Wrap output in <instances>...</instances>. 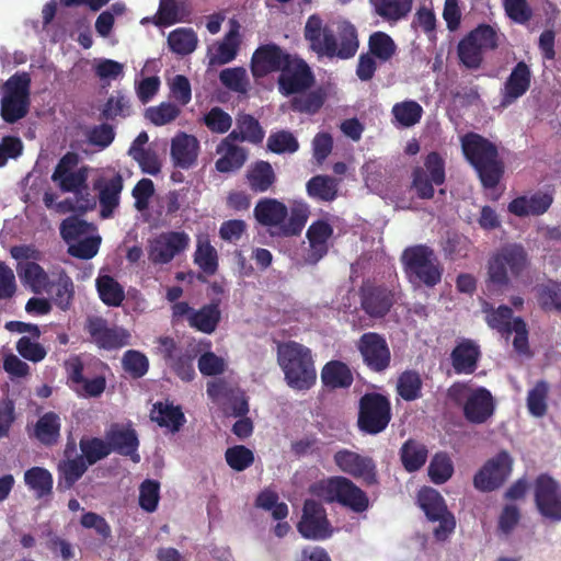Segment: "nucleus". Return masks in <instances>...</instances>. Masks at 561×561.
Returning <instances> with one entry per match:
<instances>
[{
	"instance_id": "38",
	"label": "nucleus",
	"mask_w": 561,
	"mask_h": 561,
	"mask_svg": "<svg viewBox=\"0 0 561 561\" xmlns=\"http://www.w3.org/2000/svg\"><path fill=\"white\" fill-rule=\"evenodd\" d=\"M151 420L157 422L161 427H168L172 432H179L185 423V415L181 407L172 403L157 402L151 411Z\"/></svg>"
},
{
	"instance_id": "18",
	"label": "nucleus",
	"mask_w": 561,
	"mask_h": 561,
	"mask_svg": "<svg viewBox=\"0 0 561 561\" xmlns=\"http://www.w3.org/2000/svg\"><path fill=\"white\" fill-rule=\"evenodd\" d=\"M357 350L369 370L380 374L390 367L391 352L383 335L377 332L364 333L357 342Z\"/></svg>"
},
{
	"instance_id": "14",
	"label": "nucleus",
	"mask_w": 561,
	"mask_h": 561,
	"mask_svg": "<svg viewBox=\"0 0 561 561\" xmlns=\"http://www.w3.org/2000/svg\"><path fill=\"white\" fill-rule=\"evenodd\" d=\"M313 83L314 76L311 68L297 55H293L286 62L277 79L278 91L284 96L306 92Z\"/></svg>"
},
{
	"instance_id": "9",
	"label": "nucleus",
	"mask_w": 561,
	"mask_h": 561,
	"mask_svg": "<svg viewBox=\"0 0 561 561\" xmlns=\"http://www.w3.org/2000/svg\"><path fill=\"white\" fill-rule=\"evenodd\" d=\"M392 417L391 402L379 392H367L358 401L357 427L368 435L382 433Z\"/></svg>"
},
{
	"instance_id": "13",
	"label": "nucleus",
	"mask_w": 561,
	"mask_h": 561,
	"mask_svg": "<svg viewBox=\"0 0 561 561\" xmlns=\"http://www.w3.org/2000/svg\"><path fill=\"white\" fill-rule=\"evenodd\" d=\"M190 236L184 231L161 232L148 243V259L153 265H165L190 247Z\"/></svg>"
},
{
	"instance_id": "23",
	"label": "nucleus",
	"mask_w": 561,
	"mask_h": 561,
	"mask_svg": "<svg viewBox=\"0 0 561 561\" xmlns=\"http://www.w3.org/2000/svg\"><path fill=\"white\" fill-rule=\"evenodd\" d=\"M533 73L525 61H518L506 78L501 89L502 107H508L527 93L531 85Z\"/></svg>"
},
{
	"instance_id": "16",
	"label": "nucleus",
	"mask_w": 561,
	"mask_h": 561,
	"mask_svg": "<svg viewBox=\"0 0 561 561\" xmlns=\"http://www.w3.org/2000/svg\"><path fill=\"white\" fill-rule=\"evenodd\" d=\"M513 459L506 450H502L489 459L473 477V485L482 492H491L501 488L512 472Z\"/></svg>"
},
{
	"instance_id": "63",
	"label": "nucleus",
	"mask_w": 561,
	"mask_h": 561,
	"mask_svg": "<svg viewBox=\"0 0 561 561\" xmlns=\"http://www.w3.org/2000/svg\"><path fill=\"white\" fill-rule=\"evenodd\" d=\"M513 310L508 306L502 305L496 309H492L486 314V323L490 328L502 334H511L513 327Z\"/></svg>"
},
{
	"instance_id": "40",
	"label": "nucleus",
	"mask_w": 561,
	"mask_h": 561,
	"mask_svg": "<svg viewBox=\"0 0 561 561\" xmlns=\"http://www.w3.org/2000/svg\"><path fill=\"white\" fill-rule=\"evenodd\" d=\"M428 450L426 446L415 439H408L400 449V459L404 469L414 472L426 462Z\"/></svg>"
},
{
	"instance_id": "32",
	"label": "nucleus",
	"mask_w": 561,
	"mask_h": 561,
	"mask_svg": "<svg viewBox=\"0 0 561 561\" xmlns=\"http://www.w3.org/2000/svg\"><path fill=\"white\" fill-rule=\"evenodd\" d=\"M264 130L259 121L251 114L241 113L236 118V128L228 134L229 140L261 144L264 139Z\"/></svg>"
},
{
	"instance_id": "44",
	"label": "nucleus",
	"mask_w": 561,
	"mask_h": 561,
	"mask_svg": "<svg viewBox=\"0 0 561 561\" xmlns=\"http://www.w3.org/2000/svg\"><path fill=\"white\" fill-rule=\"evenodd\" d=\"M397 51V45L392 37L381 31L374 32L368 38V53L380 62L389 61Z\"/></svg>"
},
{
	"instance_id": "37",
	"label": "nucleus",
	"mask_w": 561,
	"mask_h": 561,
	"mask_svg": "<svg viewBox=\"0 0 561 561\" xmlns=\"http://www.w3.org/2000/svg\"><path fill=\"white\" fill-rule=\"evenodd\" d=\"M61 422L55 412H46L34 425V436L45 446H54L60 438Z\"/></svg>"
},
{
	"instance_id": "42",
	"label": "nucleus",
	"mask_w": 561,
	"mask_h": 561,
	"mask_svg": "<svg viewBox=\"0 0 561 561\" xmlns=\"http://www.w3.org/2000/svg\"><path fill=\"white\" fill-rule=\"evenodd\" d=\"M102 302L108 307H119L125 299L124 287L112 276L101 275L95 282Z\"/></svg>"
},
{
	"instance_id": "1",
	"label": "nucleus",
	"mask_w": 561,
	"mask_h": 561,
	"mask_svg": "<svg viewBox=\"0 0 561 561\" xmlns=\"http://www.w3.org/2000/svg\"><path fill=\"white\" fill-rule=\"evenodd\" d=\"M304 36L312 51L329 58L350 59L359 47L357 30L352 23L344 22L339 27L336 37L333 30L324 25L318 14H311L307 19Z\"/></svg>"
},
{
	"instance_id": "57",
	"label": "nucleus",
	"mask_w": 561,
	"mask_h": 561,
	"mask_svg": "<svg viewBox=\"0 0 561 561\" xmlns=\"http://www.w3.org/2000/svg\"><path fill=\"white\" fill-rule=\"evenodd\" d=\"M124 370L134 379L144 377L149 369V360L147 356L136 350H128L122 358Z\"/></svg>"
},
{
	"instance_id": "61",
	"label": "nucleus",
	"mask_w": 561,
	"mask_h": 561,
	"mask_svg": "<svg viewBox=\"0 0 561 561\" xmlns=\"http://www.w3.org/2000/svg\"><path fill=\"white\" fill-rule=\"evenodd\" d=\"M180 114V107L170 102H163L146 110V118L156 126L167 125L176 119Z\"/></svg>"
},
{
	"instance_id": "20",
	"label": "nucleus",
	"mask_w": 561,
	"mask_h": 561,
	"mask_svg": "<svg viewBox=\"0 0 561 561\" xmlns=\"http://www.w3.org/2000/svg\"><path fill=\"white\" fill-rule=\"evenodd\" d=\"M333 460L342 472L355 479H362L365 484L378 483L376 463L373 458L350 449H340L334 454Z\"/></svg>"
},
{
	"instance_id": "62",
	"label": "nucleus",
	"mask_w": 561,
	"mask_h": 561,
	"mask_svg": "<svg viewBox=\"0 0 561 561\" xmlns=\"http://www.w3.org/2000/svg\"><path fill=\"white\" fill-rule=\"evenodd\" d=\"M228 466L236 471H243L254 462V454L243 445L229 447L225 453Z\"/></svg>"
},
{
	"instance_id": "10",
	"label": "nucleus",
	"mask_w": 561,
	"mask_h": 561,
	"mask_svg": "<svg viewBox=\"0 0 561 561\" xmlns=\"http://www.w3.org/2000/svg\"><path fill=\"white\" fill-rule=\"evenodd\" d=\"M499 47L497 31L489 24H479L460 39L457 46L459 61L468 69H478L483 62V53Z\"/></svg>"
},
{
	"instance_id": "21",
	"label": "nucleus",
	"mask_w": 561,
	"mask_h": 561,
	"mask_svg": "<svg viewBox=\"0 0 561 561\" xmlns=\"http://www.w3.org/2000/svg\"><path fill=\"white\" fill-rule=\"evenodd\" d=\"M293 55L286 53L276 44L260 46L251 59V71L255 78H262L271 72L282 71Z\"/></svg>"
},
{
	"instance_id": "56",
	"label": "nucleus",
	"mask_w": 561,
	"mask_h": 561,
	"mask_svg": "<svg viewBox=\"0 0 561 561\" xmlns=\"http://www.w3.org/2000/svg\"><path fill=\"white\" fill-rule=\"evenodd\" d=\"M219 80L228 90L237 93L248 91L249 78L243 67H233L222 69L219 73Z\"/></svg>"
},
{
	"instance_id": "12",
	"label": "nucleus",
	"mask_w": 561,
	"mask_h": 561,
	"mask_svg": "<svg viewBox=\"0 0 561 561\" xmlns=\"http://www.w3.org/2000/svg\"><path fill=\"white\" fill-rule=\"evenodd\" d=\"M445 160L437 151L430 152L424 159L423 167H416L412 172V188L421 199L434 197V185L445 183Z\"/></svg>"
},
{
	"instance_id": "3",
	"label": "nucleus",
	"mask_w": 561,
	"mask_h": 561,
	"mask_svg": "<svg viewBox=\"0 0 561 561\" xmlns=\"http://www.w3.org/2000/svg\"><path fill=\"white\" fill-rule=\"evenodd\" d=\"M466 160L474 169L484 188H495L501 182L505 167L500 159L497 147L477 133H468L461 138Z\"/></svg>"
},
{
	"instance_id": "31",
	"label": "nucleus",
	"mask_w": 561,
	"mask_h": 561,
	"mask_svg": "<svg viewBox=\"0 0 561 561\" xmlns=\"http://www.w3.org/2000/svg\"><path fill=\"white\" fill-rule=\"evenodd\" d=\"M191 13L192 7L187 0H160L154 24L160 27L171 26L184 22Z\"/></svg>"
},
{
	"instance_id": "6",
	"label": "nucleus",
	"mask_w": 561,
	"mask_h": 561,
	"mask_svg": "<svg viewBox=\"0 0 561 561\" xmlns=\"http://www.w3.org/2000/svg\"><path fill=\"white\" fill-rule=\"evenodd\" d=\"M401 262L407 277L413 284L432 288L442 280L444 268L434 250L426 244L405 248Z\"/></svg>"
},
{
	"instance_id": "2",
	"label": "nucleus",
	"mask_w": 561,
	"mask_h": 561,
	"mask_svg": "<svg viewBox=\"0 0 561 561\" xmlns=\"http://www.w3.org/2000/svg\"><path fill=\"white\" fill-rule=\"evenodd\" d=\"M253 216L272 237L289 238L301 233L309 218V208L304 203H297L289 211L283 202L263 197L254 206Z\"/></svg>"
},
{
	"instance_id": "48",
	"label": "nucleus",
	"mask_w": 561,
	"mask_h": 561,
	"mask_svg": "<svg viewBox=\"0 0 561 561\" xmlns=\"http://www.w3.org/2000/svg\"><path fill=\"white\" fill-rule=\"evenodd\" d=\"M423 381L420 374L415 370H405L397 383L398 394L405 401H414L422 397Z\"/></svg>"
},
{
	"instance_id": "5",
	"label": "nucleus",
	"mask_w": 561,
	"mask_h": 561,
	"mask_svg": "<svg viewBox=\"0 0 561 561\" xmlns=\"http://www.w3.org/2000/svg\"><path fill=\"white\" fill-rule=\"evenodd\" d=\"M529 266V255L522 244H506L488 261V286L496 290L507 289L512 285V278H520L528 272Z\"/></svg>"
},
{
	"instance_id": "54",
	"label": "nucleus",
	"mask_w": 561,
	"mask_h": 561,
	"mask_svg": "<svg viewBox=\"0 0 561 561\" xmlns=\"http://www.w3.org/2000/svg\"><path fill=\"white\" fill-rule=\"evenodd\" d=\"M130 115V102L124 94L117 92L111 95L101 110L100 119L114 121L116 117H127Z\"/></svg>"
},
{
	"instance_id": "29",
	"label": "nucleus",
	"mask_w": 561,
	"mask_h": 561,
	"mask_svg": "<svg viewBox=\"0 0 561 561\" xmlns=\"http://www.w3.org/2000/svg\"><path fill=\"white\" fill-rule=\"evenodd\" d=\"M236 142V140H229L228 137H225L217 146V153H222L215 163L218 172H234L245 163L248 152L244 148L237 146Z\"/></svg>"
},
{
	"instance_id": "22",
	"label": "nucleus",
	"mask_w": 561,
	"mask_h": 561,
	"mask_svg": "<svg viewBox=\"0 0 561 561\" xmlns=\"http://www.w3.org/2000/svg\"><path fill=\"white\" fill-rule=\"evenodd\" d=\"M360 307L371 318H382L394 302V294L385 285L364 284L359 290Z\"/></svg>"
},
{
	"instance_id": "47",
	"label": "nucleus",
	"mask_w": 561,
	"mask_h": 561,
	"mask_svg": "<svg viewBox=\"0 0 561 561\" xmlns=\"http://www.w3.org/2000/svg\"><path fill=\"white\" fill-rule=\"evenodd\" d=\"M93 224H90L77 216H70L64 219L59 227L61 238L67 244H70L81 238L87 237L94 230Z\"/></svg>"
},
{
	"instance_id": "64",
	"label": "nucleus",
	"mask_w": 561,
	"mask_h": 561,
	"mask_svg": "<svg viewBox=\"0 0 561 561\" xmlns=\"http://www.w3.org/2000/svg\"><path fill=\"white\" fill-rule=\"evenodd\" d=\"M160 500V483L157 480L147 479L139 486V506L152 513L157 510Z\"/></svg>"
},
{
	"instance_id": "25",
	"label": "nucleus",
	"mask_w": 561,
	"mask_h": 561,
	"mask_svg": "<svg viewBox=\"0 0 561 561\" xmlns=\"http://www.w3.org/2000/svg\"><path fill=\"white\" fill-rule=\"evenodd\" d=\"M553 203V194L537 191L530 195H522L510 202L507 210L517 217L541 216Z\"/></svg>"
},
{
	"instance_id": "17",
	"label": "nucleus",
	"mask_w": 561,
	"mask_h": 561,
	"mask_svg": "<svg viewBox=\"0 0 561 561\" xmlns=\"http://www.w3.org/2000/svg\"><path fill=\"white\" fill-rule=\"evenodd\" d=\"M535 503L540 515L551 522H561V484L548 474L537 477L534 486Z\"/></svg>"
},
{
	"instance_id": "33",
	"label": "nucleus",
	"mask_w": 561,
	"mask_h": 561,
	"mask_svg": "<svg viewBox=\"0 0 561 561\" xmlns=\"http://www.w3.org/2000/svg\"><path fill=\"white\" fill-rule=\"evenodd\" d=\"M245 179L253 193H265L277 181L274 169L268 161L259 160L252 163L245 173Z\"/></svg>"
},
{
	"instance_id": "51",
	"label": "nucleus",
	"mask_w": 561,
	"mask_h": 561,
	"mask_svg": "<svg viewBox=\"0 0 561 561\" xmlns=\"http://www.w3.org/2000/svg\"><path fill=\"white\" fill-rule=\"evenodd\" d=\"M196 357V352L193 348L192 351L186 350L185 352L179 353L174 358H172L167 365L172 369V371L183 381L190 382L195 376L194 369V359Z\"/></svg>"
},
{
	"instance_id": "36",
	"label": "nucleus",
	"mask_w": 561,
	"mask_h": 561,
	"mask_svg": "<svg viewBox=\"0 0 561 561\" xmlns=\"http://www.w3.org/2000/svg\"><path fill=\"white\" fill-rule=\"evenodd\" d=\"M321 381L330 389L350 388L354 381L353 373L342 360H330L321 370Z\"/></svg>"
},
{
	"instance_id": "35",
	"label": "nucleus",
	"mask_w": 561,
	"mask_h": 561,
	"mask_svg": "<svg viewBox=\"0 0 561 561\" xmlns=\"http://www.w3.org/2000/svg\"><path fill=\"white\" fill-rule=\"evenodd\" d=\"M369 4L382 21L397 23L409 15L413 0H369Z\"/></svg>"
},
{
	"instance_id": "58",
	"label": "nucleus",
	"mask_w": 561,
	"mask_h": 561,
	"mask_svg": "<svg viewBox=\"0 0 561 561\" xmlns=\"http://www.w3.org/2000/svg\"><path fill=\"white\" fill-rule=\"evenodd\" d=\"M194 262L206 275H214L218 270V254L209 242L198 243Z\"/></svg>"
},
{
	"instance_id": "45",
	"label": "nucleus",
	"mask_w": 561,
	"mask_h": 561,
	"mask_svg": "<svg viewBox=\"0 0 561 561\" xmlns=\"http://www.w3.org/2000/svg\"><path fill=\"white\" fill-rule=\"evenodd\" d=\"M198 38L192 28L179 27L168 36L169 48L176 55L186 56L197 47Z\"/></svg>"
},
{
	"instance_id": "41",
	"label": "nucleus",
	"mask_w": 561,
	"mask_h": 561,
	"mask_svg": "<svg viewBox=\"0 0 561 561\" xmlns=\"http://www.w3.org/2000/svg\"><path fill=\"white\" fill-rule=\"evenodd\" d=\"M337 180L330 175H314L306 184L307 193L310 197L332 202L337 196Z\"/></svg>"
},
{
	"instance_id": "8",
	"label": "nucleus",
	"mask_w": 561,
	"mask_h": 561,
	"mask_svg": "<svg viewBox=\"0 0 561 561\" xmlns=\"http://www.w3.org/2000/svg\"><path fill=\"white\" fill-rule=\"evenodd\" d=\"M467 390V386L463 383H454L448 391L451 400L459 403L462 402V414L467 422L470 424H484L486 423L495 412V400L489 389L485 387H477L469 389L467 396L463 393Z\"/></svg>"
},
{
	"instance_id": "55",
	"label": "nucleus",
	"mask_w": 561,
	"mask_h": 561,
	"mask_svg": "<svg viewBox=\"0 0 561 561\" xmlns=\"http://www.w3.org/2000/svg\"><path fill=\"white\" fill-rule=\"evenodd\" d=\"M324 103V95L320 91H311L308 93H299L290 101V108L294 112L316 114Z\"/></svg>"
},
{
	"instance_id": "26",
	"label": "nucleus",
	"mask_w": 561,
	"mask_h": 561,
	"mask_svg": "<svg viewBox=\"0 0 561 561\" xmlns=\"http://www.w3.org/2000/svg\"><path fill=\"white\" fill-rule=\"evenodd\" d=\"M480 346L470 339H463L450 353L451 366L458 375H471L478 368Z\"/></svg>"
},
{
	"instance_id": "15",
	"label": "nucleus",
	"mask_w": 561,
	"mask_h": 561,
	"mask_svg": "<svg viewBox=\"0 0 561 561\" xmlns=\"http://www.w3.org/2000/svg\"><path fill=\"white\" fill-rule=\"evenodd\" d=\"M84 331L91 341L102 350H118L130 343V333L122 327H110L106 319L99 316L88 317Z\"/></svg>"
},
{
	"instance_id": "60",
	"label": "nucleus",
	"mask_w": 561,
	"mask_h": 561,
	"mask_svg": "<svg viewBox=\"0 0 561 561\" xmlns=\"http://www.w3.org/2000/svg\"><path fill=\"white\" fill-rule=\"evenodd\" d=\"M202 122L214 134H225L232 126L231 116L219 106L211 107Z\"/></svg>"
},
{
	"instance_id": "28",
	"label": "nucleus",
	"mask_w": 561,
	"mask_h": 561,
	"mask_svg": "<svg viewBox=\"0 0 561 561\" xmlns=\"http://www.w3.org/2000/svg\"><path fill=\"white\" fill-rule=\"evenodd\" d=\"M220 304L221 299L217 297L199 309H194L192 316L187 317L188 325L198 332L213 334L221 321Z\"/></svg>"
},
{
	"instance_id": "43",
	"label": "nucleus",
	"mask_w": 561,
	"mask_h": 561,
	"mask_svg": "<svg viewBox=\"0 0 561 561\" xmlns=\"http://www.w3.org/2000/svg\"><path fill=\"white\" fill-rule=\"evenodd\" d=\"M423 113V107L414 100L398 102L391 110L394 123L404 128L419 124Z\"/></svg>"
},
{
	"instance_id": "59",
	"label": "nucleus",
	"mask_w": 561,
	"mask_h": 561,
	"mask_svg": "<svg viewBox=\"0 0 561 561\" xmlns=\"http://www.w3.org/2000/svg\"><path fill=\"white\" fill-rule=\"evenodd\" d=\"M548 385L546 381L536 382L535 387L528 392L527 407L531 415L541 417L547 413Z\"/></svg>"
},
{
	"instance_id": "27",
	"label": "nucleus",
	"mask_w": 561,
	"mask_h": 561,
	"mask_svg": "<svg viewBox=\"0 0 561 561\" xmlns=\"http://www.w3.org/2000/svg\"><path fill=\"white\" fill-rule=\"evenodd\" d=\"M199 141L193 135L181 133L171 141V158L175 167L187 170L197 162Z\"/></svg>"
},
{
	"instance_id": "52",
	"label": "nucleus",
	"mask_w": 561,
	"mask_h": 561,
	"mask_svg": "<svg viewBox=\"0 0 561 561\" xmlns=\"http://www.w3.org/2000/svg\"><path fill=\"white\" fill-rule=\"evenodd\" d=\"M266 147L277 154L295 153L299 149V142L291 131L283 129L268 136Z\"/></svg>"
},
{
	"instance_id": "11",
	"label": "nucleus",
	"mask_w": 561,
	"mask_h": 561,
	"mask_svg": "<svg viewBox=\"0 0 561 561\" xmlns=\"http://www.w3.org/2000/svg\"><path fill=\"white\" fill-rule=\"evenodd\" d=\"M417 502L430 520L438 522L433 529L434 537L439 541L446 540L454 533L456 520L443 496L432 488H424L419 492Z\"/></svg>"
},
{
	"instance_id": "19",
	"label": "nucleus",
	"mask_w": 561,
	"mask_h": 561,
	"mask_svg": "<svg viewBox=\"0 0 561 561\" xmlns=\"http://www.w3.org/2000/svg\"><path fill=\"white\" fill-rule=\"evenodd\" d=\"M297 529L306 539L323 540L329 538L332 530L323 505L314 500H306Z\"/></svg>"
},
{
	"instance_id": "7",
	"label": "nucleus",
	"mask_w": 561,
	"mask_h": 561,
	"mask_svg": "<svg viewBox=\"0 0 561 561\" xmlns=\"http://www.w3.org/2000/svg\"><path fill=\"white\" fill-rule=\"evenodd\" d=\"M310 491L327 503H339L355 513H363L369 507L367 494L346 477L319 480L310 486Z\"/></svg>"
},
{
	"instance_id": "46",
	"label": "nucleus",
	"mask_w": 561,
	"mask_h": 561,
	"mask_svg": "<svg viewBox=\"0 0 561 561\" xmlns=\"http://www.w3.org/2000/svg\"><path fill=\"white\" fill-rule=\"evenodd\" d=\"M79 447L81 455L78 457H82L88 467L111 455L106 439L100 437H82Z\"/></svg>"
},
{
	"instance_id": "49",
	"label": "nucleus",
	"mask_w": 561,
	"mask_h": 561,
	"mask_svg": "<svg viewBox=\"0 0 561 561\" xmlns=\"http://www.w3.org/2000/svg\"><path fill=\"white\" fill-rule=\"evenodd\" d=\"M537 301L543 311L561 312V284L557 282H548L537 289Z\"/></svg>"
},
{
	"instance_id": "50",
	"label": "nucleus",
	"mask_w": 561,
	"mask_h": 561,
	"mask_svg": "<svg viewBox=\"0 0 561 561\" xmlns=\"http://www.w3.org/2000/svg\"><path fill=\"white\" fill-rule=\"evenodd\" d=\"M454 473V465L446 453H437L432 458L428 466V476L433 483L443 484L448 481Z\"/></svg>"
},
{
	"instance_id": "4",
	"label": "nucleus",
	"mask_w": 561,
	"mask_h": 561,
	"mask_svg": "<svg viewBox=\"0 0 561 561\" xmlns=\"http://www.w3.org/2000/svg\"><path fill=\"white\" fill-rule=\"evenodd\" d=\"M277 364L289 388L304 391L316 385L317 370L312 352L304 344L296 341L278 343Z\"/></svg>"
},
{
	"instance_id": "34",
	"label": "nucleus",
	"mask_w": 561,
	"mask_h": 561,
	"mask_svg": "<svg viewBox=\"0 0 561 561\" xmlns=\"http://www.w3.org/2000/svg\"><path fill=\"white\" fill-rule=\"evenodd\" d=\"M88 468L82 457L76 456L71 459L60 460L57 465L58 491L65 492L72 489L87 472Z\"/></svg>"
},
{
	"instance_id": "39",
	"label": "nucleus",
	"mask_w": 561,
	"mask_h": 561,
	"mask_svg": "<svg viewBox=\"0 0 561 561\" xmlns=\"http://www.w3.org/2000/svg\"><path fill=\"white\" fill-rule=\"evenodd\" d=\"M24 482L37 499L51 495L54 479L49 470L43 467H32L24 472Z\"/></svg>"
},
{
	"instance_id": "24",
	"label": "nucleus",
	"mask_w": 561,
	"mask_h": 561,
	"mask_svg": "<svg viewBox=\"0 0 561 561\" xmlns=\"http://www.w3.org/2000/svg\"><path fill=\"white\" fill-rule=\"evenodd\" d=\"M105 439L110 453L115 451L122 456L130 457L134 462H139V439L134 428H125L119 424H113L105 433Z\"/></svg>"
},
{
	"instance_id": "53",
	"label": "nucleus",
	"mask_w": 561,
	"mask_h": 561,
	"mask_svg": "<svg viewBox=\"0 0 561 561\" xmlns=\"http://www.w3.org/2000/svg\"><path fill=\"white\" fill-rule=\"evenodd\" d=\"M30 100L3 95L1 100V117L9 124L16 123L28 113Z\"/></svg>"
},
{
	"instance_id": "30",
	"label": "nucleus",
	"mask_w": 561,
	"mask_h": 561,
	"mask_svg": "<svg viewBox=\"0 0 561 561\" xmlns=\"http://www.w3.org/2000/svg\"><path fill=\"white\" fill-rule=\"evenodd\" d=\"M99 190L100 215L103 219L111 218L119 205V194L123 190V179L119 174L107 180L103 185L101 181L95 183Z\"/></svg>"
}]
</instances>
